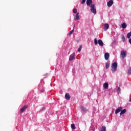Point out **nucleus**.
Masks as SVG:
<instances>
[{"label":"nucleus","mask_w":131,"mask_h":131,"mask_svg":"<svg viewBox=\"0 0 131 131\" xmlns=\"http://www.w3.org/2000/svg\"><path fill=\"white\" fill-rule=\"evenodd\" d=\"M81 49H82V46L80 45L78 49V52H80V51H81Z\"/></svg>","instance_id":"24"},{"label":"nucleus","mask_w":131,"mask_h":131,"mask_svg":"<svg viewBox=\"0 0 131 131\" xmlns=\"http://www.w3.org/2000/svg\"><path fill=\"white\" fill-rule=\"evenodd\" d=\"M130 36H131V31L130 32H129L127 34V38H130Z\"/></svg>","instance_id":"22"},{"label":"nucleus","mask_w":131,"mask_h":131,"mask_svg":"<svg viewBox=\"0 0 131 131\" xmlns=\"http://www.w3.org/2000/svg\"><path fill=\"white\" fill-rule=\"evenodd\" d=\"M104 59L105 60H108L109 59V54L108 53L104 54Z\"/></svg>","instance_id":"14"},{"label":"nucleus","mask_w":131,"mask_h":131,"mask_svg":"<svg viewBox=\"0 0 131 131\" xmlns=\"http://www.w3.org/2000/svg\"><path fill=\"white\" fill-rule=\"evenodd\" d=\"M103 88L104 89L106 90L107 89H108V88H109V84H108V83L107 82L104 83L103 84Z\"/></svg>","instance_id":"11"},{"label":"nucleus","mask_w":131,"mask_h":131,"mask_svg":"<svg viewBox=\"0 0 131 131\" xmlns=\"http://www.w3.org/2000/svg\"><path fill=\"white\" fill-rule=\"evenodd\" d=\"M41 93H43L45 92V90L42 89L40 90Z\"/></svg>","instance_id":"29"},{"label":"nucleus","mask_w":131,"mask_h":131,"mask_svg":"<svg viewBox=\"0 0 131 131\" xmlns=\"http://www.w3.org/2000/svg\"><path fill=\"white\" fill-rule=\"evenodd\" d=\"M110 66V63L109 62H106L105 63V68L106 69H108Z\"/></svg>","instance_id":"17"},{"label":"nucleus","mask_w":131,"mask_h":131,"mask_svg":"<svg viewBox=\"0 0 131 131\" xmlns=\"http://www.w3.org/2000/svg\"><path fill=\"white\" fill-rule=\"evenodd\" d=\"M100 131H106V127L104 126H103L102 128H101Z\"/></svg>","instance_id":"21"},{"label":"nucleus","mask_w":131,"mask_h":131,"mask_svg":"<svg viewBox=\"0 0 131 131\" xmlns=\"http://www.w3.org/2000/svg\"><path fill=\"white\" fill-rule=\"evenodd\" d=\"M81 110L83 112V113H85L86 112V108L84 106H81Z\"/></svg>","instance_id":"13"},{"label":"nucleus","mask_w":131,"mask_h":131,"mask_svg":"<svg viewBox=\"0 0 131 131\" xmlns=\"http://www.w3.org/2000/svg\"><path fill=\"white\" fill-rule=\"evenodd\" d=\"M74 14H76L77 13V9L76 8H74L73 10Z\"/></svg>","instance_id":"23"},{"label":"nucleus","mask_w":131,"mask_h":131,"mask_svg":"<svg viewBox=\"0 0 131 131\" xmlns=\"http://www.w3.org/2000/svg\"><path fill=\"white\" fill-rule=\"evenodd\" d=\"M94 43H95V46H97V45H98V43L100 47H103V46H104V42H103V41L101 39H99L97 41V38H95L94 39Z\"/></svg>","instance_id":"1"},{"label":"nucleus","mask_w":131,"mask_h":131,"mask_svg":"<svg viewBox=\"0 0 131 131\" xmlns=\"http://www.w3.org/2000/svg\"><path fill=\"white\" fill-rule=\"evenodd\" d=\"M128 74H131V69H129V70L128 71Z\"/></svg>","instance_id":"28"},{"label":"nucleus","mask_w":131,"mask_h":131,"mask_svg":"<svg viewBox=\"0 0 131 131\" xmlns=\"http://www.w3.org/2000/svg\"><path fill=\"white\" fill-rule=\"evenodd\" d=\"M86 5L88 6V7H91V6L92 5H95L93 4V1L92 0H87L86 1Z\"/></svg>","instance_id":"6"},{"label":"nucleus","mask_w":131,"mask_h":131,"mask_svg":"<svg viewBox=\"0 0 131 131\" xmlns=\"http://www.w3.org/2000/svg\"><path fill=\"white\" fill-rule=\"evenodd\" d=\"M65 99L67 100H70V95L69 93H66L65 94Z\"/></svg>","instance_id":"12"},{"label":"nucleus","mask_w":131,"mask_h":131,"mask_svg":"<svg viewBox=\"0 0 131 131\" xmlns=\"http://www.w3.org/2000/svg\"><path fill=\"white\" fill-rule=\"evenodd\" d=\"M121 110H122V107H119L118 108L116 109L115 111V114H117V113H119V112H120Z\"/></svg>","instance_id":"9"},{"label":"nucleus","mask_w":131,"mask_h":131,"mask_svg":"<svg viewBox=\"0 0 131 131\" xmlns=\"http://www.w3.org/2000/svg\"><path fill=\"white\" fill-rule=\"evenodd\" d=\"M74 27H75V25L74 26L73 29L69 32V35H70V36L71 35V34H72V33H73V32H74Z\"/></svg>","instance_id":"16"},{"label":"nucleus","mask_w":131,"mask_h":131,"mask_svg":"<svg viewBox=\"0 0 131 131\" xmlns=\"http://www.w3.org/2000/svg\"><path fill=\"white\" fill-rule=\"evenodd\" d=\"M71 128H72V129H75V128H76V127L75 126V124H72L71 125Z\"/></svg>","instance_id":"19"},{"label":"nucleus","mask_w":131,"mask_h":131,"mask_svg":"<svg viewBox=\"0 0 131 131\" xmlns=\"http://www.w3.org/2000/svg\"><path fill=\"white\" fill-rule=\"evenodd\" d=\"M79 13L78 12L76 15V18H75L76 20H79Z\"/></svg>","instance_id":"20"},{"label":"nucleus","mask_w":131,"mask_h":131,"mask_svg":"<svg viewBox=\"0 0 131 131\" xmlns=\"http://www.w3.org/2000/svg\"><path fill=\"white\" fill-rule=\"evenodd\" d=\"M120 91H121V90L120 89V88L119 87L118 88V90H117L118 94H119L120 93Z\"/></svg>","instance_id":"26"},{"label":"nucleus","mask_w":131,"mask_h":131,"mask_svg":"<svg viewBox=\"0 0 131 131\" xmlns=\"http://www.w3.org/2000/svg\"><path fill=\"white\" fill-rule=\"evenodd\" d=\"M28 108V105H26L23 108L20 109V113H23V112H25V110Z\"/></svg>","instance_id":"7"},{"label":"nucleus","mask_w":131,"mask_h":131,"mask_svg":"<svg viewBox=\"0 0 131 131\" xmlns=\"http://www.w3.org/2000/svg\"><path fill=\"white\" fill-rule=\"evenodd\" d=\"M113 4H114L113 0H110L107 3V7H111L112 5H113Z\"/></svg>","instance_id":"8"},{"label":"nucleus","mask_w":131,"mask_h":131,"mask_svg":"<svg viewBox=\"0 0 131 131\" xmlns=\"http://www.w3.org/2000/svg\"><path fill=\"white\" fill-rule=\"evenodd\" d=\"M127 26L126 25V24H125V23H123L122 24V28H126Z\"/></svg>","instance_id":"18"},{"label":"nucleus","mask_w":131,"mask_h":131,"mask_svg":"<svg viewBox=\"0 0 131 131\" xmlns=\"http://www.w3.org/2000/svg\"><path fill=\"white\" fill-rule=\"evenodd\" d=\"M104 31H106V30H107V29H109V25L107 24H105L104 25Z\"/></svg>","instance_id":"10"},{"label":"nucleus","mask_w":131,"mask_h":131,"mask_svg":"<svg viewBox=\"0 0 131 131\" xmlns=\"http://www.w3.org/2000/svg\"><path fill=\"white\" fill-rule=\"evenodd\" d=\"M74 59H75V53H73L70 56L69 61H73Z\"/></svg>","instance_id":"5"},{"label":"nucleus","mask_w":131,"mask_h":131,"mask_svg":"<svg viewBox=\"0 0 131 131\" xmlns=\"http://www.w3.org/2000/svg\"><path fill=\"white\" fill-rule=\"evenodd\" d=\"M84 3H85V0H82V1L81 2V4L83 5V4H84Z\"/></svg>","instance_id":"27"},{"label":"nucleus","mask_w":131,"mask_h":131,"mask_svg":"<svg viewBox=\"0 0 131 131\" xmlns=\"http://www.w3.org/2000/svg\"><path fill=\"white\" fill-rule=\"evenodd\" d=\"M126 51H122L120 54V58L122 60H123L125 57H126Z\"/></svg>","instance_id":"4"},{"label":"nucleus","mask_w":131,"mask_h":131,"mask_svg":"<svg viewBox=\"0 0 131 131\" xmlns=\"http://www.w3.org/2000/svg\"><path fill=\"white\" fill-rule=\"evenodd\" d=\"M122 39L123 41H125V37H124V35H122Z\"/></svg>","instance_id":"25"},{"label":"nucleus","mask_w":131,"mask_h":131,"mask_svg":"<svg viewBox=\"0 0 131 131\" xmlns=\"http://www.w3.org/2000/svg\"><path fill=\"white\" fill-rule=\"evenodd\" d=\"M91 8V13H93L94 14V15H96L97 14V10L95 8V5H92L90 7Z\"/></svg>","instance_id":"3"},{"label":"nucleus","mask_w":131,"mask_h":131,"mask_svg":"<svg viewBox=\"0 0 131 131\" xmlns=\"http://www.w3.org/2000/svg\"><path fill=\"white\" fill-rule=\"evenodd\" d=\"M126 112V109H124L123 110L121 111V112L120 113V115H122V114H124V113H125Z\"/></svg>","instance_id":"15"},{"label":"nucleus","mask_w":131,"mask_h":131,"mask_svg":"<svg viewBox=\"0 0 131 131\" xmlns=\"http://www.w3.org/2000/svg\"><path fill=\"white\" fill-rule=\"evenodd\" d=\"M111 70L112 72H115L117 70V62H115L112 64Z\"/></svg>","instance_id":"2"}]
</instances>
